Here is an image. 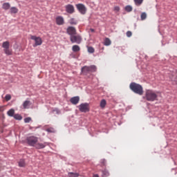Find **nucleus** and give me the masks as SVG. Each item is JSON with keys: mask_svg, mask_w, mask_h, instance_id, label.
Listing matches in <instances>:
<instances>
[{"mask_svg": "<svg viewBox=\"0 0 177 177\" xmlns=\"http://www.w3.org/2000/svg\"><path fill=\"white\" fill-rule=\"evenodd\" d=\"M3 111V106H0V113Z\"/></svg>", "mask_w": 177, "mask_h": 177, "instance_id": "nucleus-36", "label": "nucleus"}, {"mask_svg": "<svg viewBox=\"0 0 177 177\" xmlns=\"http://www.w3.org/2000/svg\"><path fill=\"white\" fill-rule=\"evenodd\" d=\"M65 10L66 13H69V15H73L74 12H75V9L74 8V6L71 4H68L65 6Z\"/></svg>", "mask_w": 177, "mask_h": 177, "instance_id": "nucleus-10", "label": "nucleus"}, {"mask_svg": "<svg viewBox=\"0 0 177 177\" xmlns=\"http://www.w3.org/2000/svg\"><path fill=\"white\" fill-rule=\"evenodd\" d=\"M13 118L15 120H18L19 121H21V120H23V117L20 115V114H15L14 115Z\"/></svg>", "mask_w": 177, "mask_h": 177, "instance_id": "nucleus-24", "label": "nucleus"}, {"mask_svg": "<svg viewBox=\"0 0 177 177\" xmlns=\"http://www.w3.org/2000/svg\"><path fill=\"white\" fill-rule=\"evenodd\" d=\"M73 52H80L81 50V48H80V46L78 45H74L72 47Z\"/></svg>", "mask_w": 177, "mask_h": 177, "instance_id": "nucleus-17", "label": "nucleus"}, {"mask_svg": "<svg viewBox=\"0 0 177 177\" xmlns=\"http://www.w3.org/2000/svg\"><path fill=\"white\" fill-rule=\"evenodd\" d=\"M66 32L68 35L72 37V35H76L77 34V29H75L73 26H68L66 29Z\"/></svg>", "mask_w": 177, "mask_h": 177, "instance_id": "nucleus-11", "label": "nucleus"}, {"mask_svg": "<svg viewBox=\"0 0 177 177\" xmlns=\"http://www.w3.org/2000/svg\"><path fill=\"white\" fill-rule=\"evenodd\" d=\"M88 53H95V48L93 47H88Z\"/></svg>", "mask_w": 177, "mask_h": 177, "instance_id": "nucleus-29", "label": "nucleus"}, {"mask_svg": "<svg viewBox=\"0 0 177 177\" xmlns=\"http://www.w3.org/2000/svg\"><path fill=\"white\" fill-rule=\"evenodd\" d=\"M19 167H26V160L24 159H20L18 162Z\"/></svg>", "mask_w": 177, "mask_h": 177, "instance_id": "nucleus-15", "label": "nucleus"}, {"mask_svg": "<svg viewBox=\"0 0 177 177\" xmlns=\"http://www.w3.org/2000/svg\"><path fill=\"white\" fill-rule=\"evenodd\" d=\"M79 110L81 113H88L89 111V104L83 103L79 106Z\"/></svg>", "mask_w": 177, "mask_h": 177, "instance_id": "nucleus-8", "label": "nucleus"}, {"mask_svg": "<svg viewBox=\"0 0 177 177\" xmlns=\"http://www.w3.org/2000/svg\"><path fill=\"white\" fill-rule=\"evenodd\" d=\"M147 17V14H146V12H142L141 14V20H146Z\"/></svg>", "mask_w": 177, "mask_h": 177, "instance_id": "nucleus-28", "label": "nucleus"}, {"mask_svg": "<svg viewBox=\"0 0 177 177\" xmlns=\"http://www.w3.org/2000/svg\"><path fill=\"white\" fill-rule=\"evenodd\" d=\"M93 177H99V175H97V174H94Z\"/></svg>", "mask_w": 177, "mask_h": 177, "instance_id": "nucleus-38", "label": "nucleus"}, {"mask_svg": "<svg viewBox=\"0 0 177 177\" xmlns=\"http://www.w3.org/2000/svg\"><path fill=\"white\" fill-rule=\"evenodd\" d=\"M26 142L29 146H32V147H35V149H45L46 146V143H38V138L34 136L28 137Z\"/></svg>", "mask_w": 177, "mask_h": 177, "instance_id": "nucleus-1", "label": "nucleus"}, {"mask_svg": "<svg viewBox=\"0 0 177 177\" xmlns=\"http://www.w3.org/2000/svg\"><path fill=\"white\" fill-rule=\"evenodd\" d=\"M172 81H175L176 82H177V79H172Z\"/></svg>", "mask_w": 177, "mask_h": 177, "instance_id": "nucleus-39", "label": "nucleus"}, {"mask_svg": "<svg viewBox=\"0 0 177 177\" xmlns=\"http://www.w3.org/2000/svg\"><path fill=\"white\" fill-rule=\"evenodd\" d=\"M144 99L148 102H156V100H158V92L151 89L146 90Z\"/></svg>", "mask_w": 177, "mask_h": 177, "instance_id": "nucleus-2", "label": "nucleus"}, {"mask_svg": "<svg viewBox=\"0 0 177 177\" xmlns=\"http://www.w3.org/2000/svg\"><path fill=\"white\" fill-rule=\"evenodd\" d=\"M114 10L115 12H120V8L118 6H115V7H114Z\"/></svg>", "mask_w": 177, "mask_h": 177, "instance_id": "nucleus-35", "label": "nucleus"}, {"mask_svg": "<svg viewBox=\"0 0 177 177\" xmlns=\"http://www.w3.org/2000/svg\"><path fill=\"white\" fill-rule=\"evenodd\" d=\"M133 9V8L131 6H127L125 7V10H126V12H132Z\"/></svg>", "mask_w": 177, "mask_h": 177, "instance_id": "nucleus-27", "label": "nucleus"}, {"mask_svg": "<svg viewBox=\"0 0 177 177\" xmlns=\"http://www.w3.org/2000/svg\"><path fill=\"white\" fill-rule=\"evenodd\" d=\"M55 21L57 26H63L64 24V18L62 16H58L56 17Z\"/></svg>", "mask_w": 177, "mask_h": 177, "instance_id": "nucleus-12", "label": "nucleus"}, {"mask_svg": "<svg viewBox=\"0 0 177 177\" xmlns=\"http://www.w3.org/2000/svg\"><path fill=\"white\" fill-rule=\"evenodd\" d=\"M68 177H78L80 176V174L78 173H74V172H69L68 174Z\"/></svg>", "mask_w": 177, "mask_h": 177, "instance_id": "nucleus-21", "label": "nucleus"}, {"mask_svg": "<svg viewBox=\"0 0 177 177\" xmlns=\"http://www.w3.org/2000/svg\"><path fill=\"white\" fill-rule=\"evenodd\" d=\"M69 23L70 24H71L72 26H75L77 24V20H75V19L74 18H71L70 20H69Z\"/></svg>", "mask_w": 177, "mask_h": 177, "instance_id": "nucleus-22", "label": "nucleus"}, {"mask_svg": "<svg viewBox=\"0 0 177 177\" xmlns=\"http://www.w3.org/2000/svg\"><path fill=\"white\" fill-rule=\"evenodd\" d=\"M30 39L35 41V44H33L34 48H36V46H41V45H42V39L39 37L30 35Z\"/></svg>", "mask_w": 177, "mask_h": 177, "instance_id": "nucleus-7", "label": "nucleus"}, {"mask_svg": "<svg viewBox=\"0 0 177 177\" xmlns=\"http://www.w3.org/2000/svg\"><path fill=\"white\" fill-rule=\"evenodd\" d=\"M109 175H110V173H109L107 170L102 171V176L107 177V176H109Z\"/></svg>", "mask_w": 177, "mask_h": 177, "instance_id": "nucleus-26", "label": "nucleus"}, {"mask_svg": "<svg viewBox=\"0 0 177 177\" xmlns=\"http://www.w3.org/2000/svg\"><path fill=\"white\" fill-rule=\"evenodd\" d=\"M106 162H107L105 160V159H102L100 160V165H101V167H106Z\"/></svg>", "mask_w": 177, "mask_h": 177, "instance_id": "nucleus-30", "label": "nucleus"}, {"mask_svg": "<svg viewBox=\"0 0 177 177\" xmlns=\"http://www.w3.org/2000/svg\"><path fill=\"white\" fill-rule=\"evenodd\" d=\"M76 8L81 15H85L86 13V7H85V5L78 3L76 4Z\"/></svg>", "mask_w": 177, "mask_h": 177, "instance_id": "nucleus-9", "label": "nucleus"}, {"mask_svg": "<svg viewBox=\"0 0 177 177\" xmlns=\"http://www.w3.org/2000/svg\"><path fill=\"white\" fill-rule=\"evenodd\" d=\"M2 48H3V52L7 56H12L13 55V51L10 49V43L8 41H3L2 44Z\"/></svg>", "mask_w": 177, "mask_h": 177, "instance_id": "nucleus-4", "label": "nucleus"}, {"mask_svg": "<svg viewBox=\"0 0 177 177\" xmlns=\"http://www.w3.org/2000/svg\"><path fill=\"white\" fill-rule=\"evenodd\" d=\"M95 71H96V66L94 65L90 66H85L82 68V73L84 75L89 74V73H95Z\"/></svg>", "mask_w": 177, "mask_h": 177, "instance_id": "nucleus-5", "label": "nucleus"}, {"mask_svg": "<svg viewBox=\"0 0 177 177\" xmlns=\"http://www.w3.org/2000/svg\"><path fill=\"white\" fill-rule=\"evenodd\" d=\"M104 45H105V46H110V45H111V40L107 37L105 38Z\"/></svg>", "mask_w": 177, "mask_h": 177, "instance_id": "nucleus-16", "label": "nucleus"}, {"mask_svg": "<svg viewBox=\"0 0 177 177\" xmlns=\"http://www.w3.org/2000/svg\"><path fill=\"white\" fill-rule=\"evenodd\" d=\"M90 31H91V32H95V29L91 28V29H90Z\"/></svg>", "mask_w": 177, "mask_h": 177, "instance_id": "nucleus-37", "label": "nucleus"}, {"mask_svg": "<svg viewBox=\"0 0 177 177\" xmlns=\"http://www.w3.org/2000/svg\"><path fill=\"white\" fill-rule=\"evenodd\" d=\"M5 99L6 100V102H9V100H10L12 99V96H10V95H6L5 97Z\"/></svg>", "mask_w": 177, "mask_h": 177, "instance_id": "nucleus-31", "label": "nucleus"}, {"mask_svg": "<svg viewBox=\"0 0 177 177\" xmlns=\"http://www.w3.org/2000/svg\"><path fill=\"white\" fill-rule=\"evenodd\" d=\"M2 8L4 10H8V9H10V4L9 3H4Z\"/></svg>", "mask_w": 177, "mask_h": 177, "instance_id": "nucleus-19", "label": "nucleus"}, {"mask_svg": "<svg viewBox=\"0 0 177 177\" xmlns=\"http://www.w3.org/2000/svg\"><path fill=\"white\" fill-rule=\"evenodd\" d=\"M31 118L28 117L24 119V122H26V124L31 122Z\"/></svg>", "mask_w": 177, "mask_h": 177, "instance_id": "nucleus-33", "label": "nucleus"}, {"mask_svg": "<svg viewBox=\"0 0 177 177\" xmlns=\"http://www.w3.org/2000/svg\"><path fill=\"white\" fill-rule=\"evenodd\" d=\"M70 102L72 103V104H78V103H80V97H73L71 98Z\"/></svg>", "mask_w": 177, "mask_h": 177, "instance_id": "nucleus-13", "label": "nucleus"}, {"mask_svg": "<svg viewBox=\"0 0 177 177\" xmlns=\"http://www.w3.org/2000/svg\"><path fill=\"white\" fill-rule=\"evenodd\" d=\"M130 89L134 92V93H137V95H140V96L143 95V87L139 84L135 82L131 83Z\"/></svg>", "mask_w": 177, "mask_h": 177, "instance_id": "nucleus-3", "label": "nucleus"}, {"mask_svg": "<svg viewBox=\"0 0 177 177\" xmlns=\"http://www.w3.org/2000/svg\"><path fill=\"white\" fill-rule=\"evenodd\" d=\"M127 37H132V32L131 31H127Z\"/></svg>", "mask_w": 177, "mask_h": 177, "instance_id": "nucleus-34", "label": "nucleus"}, {"mask_svg": "<svg viewBox=\"0 0 177 177\" xmlns=\"http://www.w3.org/2000/svg\"><path fill=\"white\" fill-rule=\"evenodd\" d=\"M71 42L72 44H80L82 41V37L80 35H73L70 37Z\"/></svg>", "mask_w": 177, "mask_h": 177, "instance_id": "nucleus-6", "label": "nucleus"}, {"mask_svg": "<svg viewBox=\"0 0 177 177\" xmlns=\"http://www.w3.org/2000/svg\"><path fill=\"white\" fill-rule=\"evenodd\" d=\"M7 115H8L9 117H14V116H15V109H10L9 111H8Z\"/></svg>", "mask_w": 177, "mask_h": 177, "instance_id": "nucleus-18", "label": "nucleus"}, {"mask_svg": "<svg viewBox=\"0 0 177 177\" xmlns=\"http://www.w3.org/2000/svg\"><path fill=\"white\" fill-rule=\"evenodd\" d=\"M22 106L24 109H30V106H31V102L30 100H26L22 104Z\"/></svg>", "mask_w": 177, "mask_h": 177, "instance_id": "nucleus-14", "label": "nucleus"}, {"mask_svg": "<svg viewBox=\"0 0 177 177\" xmlns=\"http://www.w3.org/2000/svg\"><path fill=\"white\" fill-rule=\"evenodd\" d=\"M135 2V5H136V6H140V5H142V3H143V0H134Z\"/></svg>", "mask_w": 177, "mask_h": 177, "instance_id": "nucleus-25", "label": "nucleus"}, {"mask_svg": "<svg viewBox=\"0 0 177 177\" xmlns=\"http://www.w3.org/2000/svg\"><path fill=\"white\" fill-rule=\"evenodd\" d=\"M10 13L16 14L17 12H19V9H17L16 7H12L10 9Z\"/></svg>", "mask_w": 177, "mask_h": 177, "instance_id": "nucleus-23", "label": "nucleus"}, {"mask_svg": "<svg viewBox=\"0 0 177 177\" xmlns=\"http://www.w3.org/2000/svg\"><path fill=\"white\" fill-rule=\"evenodd\" d=\"M46 131H47V132H50V133H55V129H53V128H52V127L47 129Z\"/></svg>", "mask_w": 177, "mask_h": 177, "instance_id": "nucleus-32", "label": "nucleus"}, {"mask_svg": "<svg viewBox=\"0 0 177 177\" xmlns=\"http://www.w3.org/2000/svg\"><path fill=\"white\" fill-rule=\"evenodd\" d=\"M106 104H107L106 100H102L100 104L101 109H104V107H106Z\"/></svg>", "mask_w": 177, "mask_h": 177, "instance_id": "nucleus-20", "label": "nucleus"}]
</instances>
